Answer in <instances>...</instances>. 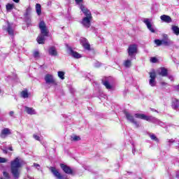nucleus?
Masks as SVG:
<instances>
[{"label": "nucleus", "instance_id": "obj_1", "mask_svg": "<svg viewBox=\"0 0 179 179\" xmlns=\"http://www.w3.org/2000/svg\"><path fill=\"white\" fill-rule=\"evenodd\" d=\"M80 9L85 16L83 18L82 21H80V24L86 29H89L91 26L92 19H93L92 12H90V10L87 9V7L85 5H81Z\"/></svg>", "mask_w": 179, "mask_h": 179}, {"label": "nucleus", "instance_id": "obj_2", "mask_svg": "<svg viewBox=\"0 0 179 179\" xmlns=\"http://www.w3.org/2000/svg\"><path fill=\"white\" fill-rule=\"evenodd\" d=\"M10 171L13 178L18 179L20 177V169L22 167V163H20V159L16 157L14 160L10 162Z\"/></svg>", "mask_w": 179, "mask_h": 179}, {"label": "nucleus", "instance_id": "obj_3", "mask_svg": "<svg viewBox=\"0 0 179 179\" xmlns=\"http://www.w3.org/2000/svg\"><path fill=\"white\" fill-rule=\"evenodd\" d=\"M39 29L41 30V34L37 37L36 41L38 44H44L45 41V37L48 36V31L47 30V27L45 26V22H44V21L40 22Z\"/></svg>", "mask_w": 179, "mask_h": 179}, {"label": "nucleus", "instance_id": "obj_4", "mask_svg": "<svg viewBox=\"0 0 179 179\" xmlns=\"http://www.w3.org/2000/svg\"><path fill=\"white\" fill-rule=\"evenodd\" d=\"M134 117L135 118H138L139 120H145L149 122H156V117L153 116H148L145 114L136 113Z\"/></svg>", "mask_w": 179, "mask_h": 179}, {"label": "nucleus", "instance_id": "obj_5", "mask_svg": "<svg viewBox=\"0 0 179 179\" xmlns=\"http://www.w3.org/2000/svg\"><path fill=\"white\" fill-rule=\"evenodd\" d=\"M143 23L147 26V29L151 31V33L156 32V28H155V25L153 22H152V19L150 18H143Z\"/></svg>", "mask_w": 179, "mask_h": 179}, {"label": "nucleus", "instance_id": "obj_6", "mask_svg": "<svg viewBox=\"0 0 179 179\" xmlns=\"http://www.w3.org/2000/svg\"><path fill=\"white\" fill-rule=\"evenodd\" d=\"M138 52V45L134 44L130 45L128 48V54L130 58H135L136 53Z\"/></svg>", "mask_w": 179, "mask_h": 179}, {"label": "nucleus", "instance_id": "obj_7", "mask_svg": "<svg viewBox=\"0 0 179 179\" xmlns=\"http://www.w3.org/2000/svg\"><path fill=\"white\" fill-rule=\"evenodd\" d=\"M124 115L129 122L134 124L136 128H139V123H138V122L135 120V118H134V115L128 112H124Z\"/></svg>", "mask_w": 179, "mask_h": 179}, {"label": "nucleus", "instance_id": "obj_8", "mask_svg": "<svg viewBox=\"0 0 179 179\" xmlns=\"http://www.w3.org/2000/svg\"><path fill=\"white\" fill-rule=\"evenodd\" d=\"M149 75L150 78L149 80V85L153 87L156 86V72L152 71V72L149 73Z\"/></svg>", "mask_w": 179, "mask_h": 179}, {"label": "nucleus", "instance_id": "obj_9", "mask_svg": "<svg viewBox=\"0 0 179 179\" xmlns=\"http://www.w3.org/2000/svg\"><path fill=\"white\" fill-rule=\"evenodd\" d=\"M45 81L47 85H57V82H55L54 77L50 74H47L45 76Z\"/></svg>", "mask_w": 179, "mask_h": 179}, {"label": "nucleus", "instance_id": "obj_10", "mask_svg": "<svg viewBox=\"0 0 179 179\" xmlns=\"http://www.w3.org/2000/svg\"><path fill=\"white\" fill-rule=\"evenodd\" d=\"M50 170L51 171V173H52L53 176L55 177H56V178L58 179H64V176H62L59 171H58V169H57L55 167H50Z\"/></svg>", "mask_w": 179, "mask_h": 179}, {"label": "nucleus", "instance_id": "obj_11", "mask_svg": "<svg viewBox=\"0 0 179 179\" xmlns=\"http://www.w3.org/2000/svg\"><path fill=\"white\" fill-rule=\"evenodd\" d=\"M110 80H111L110 77L106 78H105V80H102V83L103 86H105V87H106L108 90H113V86L111 85V84H110Z\"/></svg>", "mask_w": 179, "mask_h": 179}, {"label": "nucleus", "instance_id": "obj_12", "mask_svg": "<svg viewBox=\"0 0 179 179\" xmlns=\"http://www.w3.org/2000/svg\"><path fill=\"white\" fill-rule=\"evenodd\" d=\"M68 52L70 54L73 58L79 59L82 58V55L78 53V52H76L75 50H72V48H68Z\"/></svg>", "mask_w": 179, "mask_h": 179}, {"label": "nucleus", "instance_id": "obj_13", "mask_svg": "<svg viewBox=\"0 0 179 179\" xmlns=\"http://www.w3.org/2000/svg\"><path fill=\"white\" fill-rule=\"evenodd\" d=\"M80 44L84 47L85 50H90V44L86 38H80Z\"/></svg>", "mask_w": 179, "mask_h": 179}, {"label": "nucleus", "instance_id": "obj_14", "mask_svg": "<svg viewBox=\"0 0 179 179\" xmlns=\"http://www.w3.org/2000/svg\"><path fill=\"white\" fill-rule=\"evenodd\" d=\"M7 24H8V27L6 30L8 33L9 36H11L12 37H13V36H15V29H13V24L7 22Z\"/></svg>", "mask_w": 179, "mask_h": 179}, {"label": "nucleus", "instance_id": "obj_15", "mask_svg": "<svg viewBox=\"0 0 179 179\" xmlns=\"http://www.w3.org/2000/svg\"><path fill=\"white\" fill-rule=\"evenodd\" d=\"M12 134V131L9 128H4L1 130L0 136L1 138H5L8 135H10Z\"/></svg>", "mask_w": 179, "mask_h": 179}, {"label": "nucleus", "instance_id": "obj_16", "mask_svg": "<svg viewBox=\"0 0 179 179\" xmlns=\"http://www.w3.org/2000/svg\"><path fill=\"white\" fill-rule=\"evenodd\" d=\"M171 107L173 110L179 111V100L174 98L172 99Z\"/></svg>", "mask_w": 179, "mask_h": 179}, {"label": "nucleus", "instance_id": "obj_17", "mask_svg": "<svg viewBox=\"0 0 179 179\" xmlns=\"http://www.w3.org/2000/svg\"><path fill=\"white\" fill-rule=\"evenodd\" d=\"M60 167L63 170V171H64V173H66V174H72V169L71 168H69V166H68L64 164H61Z\"/></svg>", "mask_w": 179, "mask_h": 179}, {"label": "nucleus", "instance_id": "obj_18", "mask_svg": "<svg viewBox=\"0 0 179 179\" xmlns=\"http://www.w3.org/2000/svg\"><path fill=\"white\" fill-rule=\"evenodd\" d=\"M160 19L165 23H171V22H173L171 17L166 15H161Z\"/></svg>", "mask_w": 179, "mask_h": 179}, {"label": "nucleus", "instance_id": "obj_19", "mask_svg": "<svg viewBox=\"0 0 179 179\" xmlns=\"http://www.w3.org/2000/svg\"><path fill=\"white\" fill-rule=\"evenodd\" d=\"M157 73H159L161 76H166L168 74L167 69L162 67L159 69L157 71Z\"/></svg>", "mask_w": 179, "mask_h": 179}, {"label": "nucleus", "instance_id": "obj_20", "mask_svg": "<svg viewBox=\"0 0 179 179\" xmlns=\"http://www.w3.org/2000/svg\"><path fill=\"white\" fill-rule=\"evenodd\" d=\"M49 54L52 55V57H57L58 55V52L57 51V48L55 47L52 46L49 48Z\"/></svg>", "mask_w": 179, "mask_h": 179}, {"label": "nucleus", "instance_id": "obj_21", "mask_svg": "<svg viewBox=\"0 0 179 179\" xmlns=\"http://www.w3.org/2000/svg\"><path fill=\"white\" fill-rule=\"evenodd\" d=\"M132 59H134V58L130 57V59L124 60L123 63L124 66L125 68H131V66H132Z\"/></svg>", "mask_w": 179, "mask_h": 179}, {"label": "nucleus", "instance_id": "obj_22", "mask_svg": "<svg viewBox=\"0 0 179 179\" xmlns=\"http://www.w3.org/2000/svg\"><path fill=\"white\" fill-rule=\"evenodd\" d=\"M25 111L29 115H34L36 114V110L33 108L24 106Z\"/></svg>", "mask_w": 179, "mask_h": 179}, {"label": "nucleus", "instance_id": "obj_23", "mask_svg": "<svg viewBox=\"0 0 179 179\" xmlns=\"http://www.w3.org/2000/svg\"><path fill=\"white\" fill-rule=\"evenodd\" d=\"M173 41L170 39H162V45H165L166 47H169L172 45Z\"/></svg>", "mask_w": 179, "mask_h": 179}, {"label": "nucleus", "instance_id": "obj_24", "mask_svg": "<svg viewBox=\"0 0 179 179\" xmlns=\"http://www.w3.org/2000/svg\"><path fill=\"white\" fill-rule=\"evenodd\" d=\"M171 30L173 33L176 34V36H179V27L176 25H172Z\"/></svg>", "mask_w": 179, "mask_h": 179}, {"label": "nucleus", "instance_id": "obj_25", "mask_svg": "<svg viewBox=\"0 0 179 179\" xmlns=\"http://www.w3.org/2000/svg\"><path fill=\"white\" fill-rule=\"evenodd\" d=\"M36 13L38 16L41 15V5L40 3H36Z\"/></svg>", "mask_w": 179, "mask_h": 179}, {"label": "nucleus", "instance_id": "obj_26", "mask_svg": "<svg viewBox=\"0 0 179 179\" xmlns=\"http://www.w3.org/2000/svg\"><path fill=\"white\" fill-rule=\"evenodd\" d=\"M6 10H8V12H10V10H12V9H13L15 8V5L13 3H8L6 6Z\"/></svg>", "mask_w": 179, "mask_h": 179}, {"label": "nucleus", "instance_id": "obj_27", "mask_svg": "<svg viewBox=\"0 0 179 179\" xmlns=\"http://www.w3.org/2000/svg\"><path fill=\"white\" fill-rule=\"evenodd\" d=\"M21 96L23 99H27L29 97V93L27 92V90H24L21 92Z\"/></svg>", "mask_w": 179, "mask_h": 179}, {"label": "nucleus", "instance_id": "obj_28", "mask_svg": "<svg viewBox=\"0 0 179 179\" xmlns=\"http://www.w3.org/2000/svg\"><path fill=\"white\" fill-rule=\"evenodd\" d=\"M58 76H59V78H60V79L64 80L65 79V77H64V76H65V73H64L63 71H59Z\"/></svg>", "mask_w": 179, "mask_h": 179}, {"label": "nucleus", "instance_id": "obj_29", "mask_svg": "<svg viewBox=\"0 0 179 179\" xmlns=\"http://www.w3.org/2000/svg\"><path fill=\"white\" fill-rule=\"evenodd\" d=\"M155 122H151L153 124H158V125H160V127H164V123L162 122L160 120H157L155 118Z\"/></svg>", "mask_w": 179, "mask_h": 179}, {"label": "nucleus", "instance_id": "obj_30", "mask_svg": "<svg viewBox=\"0 0 179 179\" xmlns=\"http://www.w3.org/2000/svg\"><path fill=\"white\" fill-rule=\"evenodd\" d=\"M71 141H73L74 142L80 141V137L79 136H71Z\"/></svg>", "mask_w": 179, "mask_h": 179}, {"label": "nucleus", "instance_id": "obj_31", "mask_svg": "<svg viewBox=\"0 0 179 179\" xmlns=\"http://www.w3.org/2000/svg\"><path fill=\"white\" fill-rule=\"evenodd\" d=\"M34 58H36V59L40 58V52H38V51L34 52Z\"/></svg>", "mask_w": 179, "mask_h": 179}, {"label": "nucleus", "instance_id": "obj_32", "mask_svg": "<svg viewBox=\"0 0 179 179\" xmlns=\"http://www.w3.org/2000/svg\"><path fill=\"white\" fill-rule=\"evenodd\" d=\"M155 43L158 46L163 45L162 40L157 39V40L155 41Z\"/></svg>", "mask_w": 179, "mask_h": 179}, {"label": "nucleus", "instance_id": "obj_33", "mask_svg": "<svg viewBox=\"0 0 179 179\" xmlns=\"http://www.w3.org/2000/svg\"><path fill=\"white\" fill-rule=\"evenodd\" d=\"M3 176L5 177V178L10 179V175H9V173L6 171L3 172Z\"/></svg>", "mask_w": 179, "mask_h": 179}, {"label": "nucleus", "instance_id": "obj_34", "mask_svg": "<svg viewBox=\"0 0 179 179\" xmlns=\"http://www.w3.org/2000/svg\"><path fill=\"white\" fill-rule=\"evenodd\" d=\"M150 138H151V139H152V141H155L156 142H157V141H159V140L157 139V137H156V136H155V134H150Z\"/></svg>", "mask_w": 179, "mask_h": 179}, {"label": "nucleus", "instance_id": "obj_35", "mask_svg": "<svg viewBox=\"0 0 179 179\" xmlns=\"http://www.w3.org/2000/svg\"><path fill=\"white\" fill-rule=\"evenodd\" d=\"M150 62H152V64H156V62H157V59L156 57H151Z\"/></svg>", "mask_w": 179, "mask_h": 179}, {"label": "nucleus", "instance_id": "obj_36", "mask_svg": "<svg viewBox=\"0 0 179 179\" xmlns=\"http://www.w3.org/2000/svg\"><path fill=\"white\" fill-rule=\"evenodd\" d=\"M6 162H8V159L0 157V163H6Z\"/></svg>", "mask_w": 179, "mask_h": 179}, {"label": "nucleus", "instance_id": "obj_37", "mask_svg": "<svg viewBox=\"0 0 179 179\" xmlns=\"http://www.w3.org/2000/svg\"><path fill=\"white\" fill-rule=\"evenodd\" d=\"M75 1H76V3L77 5H79L80 6L81 5H83V4H80V3H82V2H83V0H75Z\"/></svg>", "mask_w": 179, "mask_h": 179}, {"label": "nucleus", "instance_id": "obj_38", "mask_svg": "<svg viewBox=\"0 0 179 179\" xmlns=\"http://www.w3.org/2000/svg\"><path fill=\"white\" fill-rule=\"evenodd\" d=\"M101 65V64L100 62H96L94 63V66H95V68H99Z\"/></svg>", "mask_w": 179, "mask_h": 179}, {"label": "nucleus", "instance_id": "obj_39", "mask_svg": "<svg viewBox=\"0 0 179 179\" xmlns=\"http://www.w3.org/2000/svg\"><path fill=\"white\" fill-rule=\"evenodd\" d=\"M162 37H163V40H169V36L166 34H164L162 35Z\"/></svg>", "mask_w": 179, "mask_h": 179}, {"label": "nucleus", "instance_id": "obj_40", "mask_svg": "<svg viewBox=\"0 0 179 179\" xmlns=\"http://www.w3.org/2000/svg\"><path fill=\"white\" fill-rule=\"evenodd\" d=\"M33 136H34V139H36V141H40V136H38V135L34 134Z\"/></svg>", "mask_w": 179, "mask_h": 179}, {"label": "nucleus", "instance_id": "obj_41", "mask_svg": "<svg viewBox=\"0 0 179 179\" xmlns=\"http://www.w3.org/2000/svg\"><path fill=\"white\" fill-rule=\"evenodd\" d=\"M30 10H31V8H27V12L25 13V16H27V15H29V13H30Z\"/></svg>", "mask_w": 179, "mask_h": 179}, {"label": "nucleus", "instance_id": "obj_42", "mask_svg": "<svg viewBox=\"0 0 179 179\" xmlns=\"http://www.w3.org/2000/svg\"><path fill=\"white\" fill-rule=\"evenodd\" d=\"M9 115H10V117H13V115H15V112H13V111H10L9 112Z\"/></svg>", "mask_w": 179, "mask_h": 179}, {"label": "nucleus", "instance_id": "obj_43", "mask_svg": "<svg viewBox=\"0 0 179 179\" xmlns=\"http://www.w3.org/2000/svg\"><path fill=\"white\" fill-rule=\"evenodd\" d=\"M168 78L170 80H171V82H173V80H174V77H173L172 76H169Z\"/></svg>", "mask_w": 179, "mask_h": 179}, {"label": "nucleus", "instance_id": "obj_44", "mask_svg": "<svg viewBox=\"0 0 179 179\" xmlns=\"http://www.w3.org/2000/svg\"><path fill=\"white\" fill-rule=\"evenodd\" d=\"M175 90H177V92H179V85L174 86Z\"/></svg>", "mask_w": 179, "mask_h": 179}, {"label": "nucleus", "instance_id": "obj_45", "mask_svg": "<svg viewBox=\"0 0 179 179\" xmlns=\"http://www.w3.org/2000/svg\"><path fill=\"white\" fill-rule=\"evenodd\" d=\"M34 166L38 169V167H40V165L38 164H34Z\"/></svg>", "mask_w": 179, "mask_h": 179}, {"label": "nucleus", "instance_id": "obj_46", "mask_svg": "<svg viewBox=\"0 0 179 179\" xmlns=\"http://www.w3.org/2000/svg\"><path fill=\"white\" fill-rule=\"evenodd\" d=\"M135 152H136V150L135 149V147L132 148V153L133 155H135Z\"/></svg>", "mask_w": 179, "mask_h": 179}, {"label": "nucleus", "instance_id": "obj_47", "mask_svg": "<svg viewBox=\"0 0 179 179\" xmlns=\"http://www.w3.org/2000/svg\"><path fill=\"white\" fill-rule=\"evenodd\" d=\"M176 178H179V171L176 172Z\"/></svg>", "mask_w": 179, "mask_h": 179}, {"label": "nucleus", "instance_id": "obj_48", "mask_svg": "<svg viewBox=\"0 0 179 179\" xmlns=\"http://www.w3.org/2000/svg\"><path fill=\"white\" fill-rule=\"evenodd\" d=\"M169 143H173V142H174V141L173 140H169Z\"/></svg>", "mask_w": 179, "mask_h": 179}, {"label": "nucleus", "instance_id": "obj_49", "mask_svg": "<svg viewBox=\"0 0 179 179\" xmlns=\"http://www.w3.org/2000/svg\"><path fill=\"white\" fill-rule=\"evenodd\" d=\"M169 143H173V142H174V141L173 140H169Z\"/></svg>", "mask_w": 179, "mask_h": 179}, {"label": "nucleus", "instance_id": "obj_50", "mask_svg": "<svg viewBox=\"0 0 179 179\" xmlns=\"http://www.w3.org/2000/svg\"><path fill=\"white\" fill-rule=\"evenodd\" d=\"M13 1H14V2H16V3H19L20 0H13Z\"/></svg>", "mask_w": 179, "mask_h": 179}, {"label": "nucleus", "instance_id": "obj_51", "mask_svg": "<svg viewBox=\"0 0 179 179\" xmlns=\"http://www.w3.org/2000/svg\"><path fill=\"white\" fill-rule=\"evenodd\" d=\"M8 150L12 151V150H13L12 149V147H9V148H8Z\"/></svg>", "mask_w": 179, "mask_h": 179}, {"label": "nucleus", "instance_id": "obj_52", "mask_svg": "<svg viewBox=\"0 0 179 179\" xmlns=\"http://www.w3.org/2000/svg\"><path fill=\"white\" fill-rule=\"evenodd\" d=\"M138 179H142V178H138Z\"/></svg>", "mask_w": 179, "mask_h": 179}, {"label": "nucleus", "instance_id": "obj_53", "mask_svg": "<svg viewBox=\"0 0 179 179\" xmlns=\"http://www.w3.org/2000/svg\"><path fill=\"white\" fill-rule=\"evenodd\" d=\"M0 93H1V90H0Z\"/></svg>", "mask_w": 179, "mask_h": 179}]
</instances>
